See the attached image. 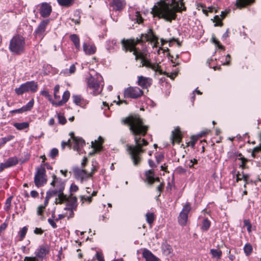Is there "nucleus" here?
Returning <instances> with one entry per match:
<instances>
[{
	"mask_svg": "<svg viewBox=\"0 0 261 261\" xmlns=\"http://www.w3.org/2000/svg\"><path fill=\"white\" fill-rule=\"evenodd\" d=\"M123 121L129 126L130 130L135 136L136 146H129L127 150L131 155L134 165H136L140 162L139 154L142 151L141 147L147 144V142L144 139L141 140L139 136H144L147 132L148 126L144 124L142 120L137 115L129 116Z\"/></svg>",
	"mask_w": 261,
	"mask_h": 261,
	"instance_id": "1",
	"label": "nucleus"
},
{
	"mask_svg": "<svg viewBox=\"0 0 261 261\" xmlns=\"http://www.w3.org/2000/svg\"><path fill=\"white\" fill-rule=\"evenodd\" d=\"M186 10L183 0H172L166 2L164 0L158 2L152 9L151 13L154 16H158L168 21L175 20L176 13Z\"/></svg>",
	"mask_w": 261,
	"mask_h": 261,
	"instance_id": "2",
	"label": "nucleus"
},
{
	"mask_svg": "<svg viewBox=\"0 0 261 261\" xmlns=\"http://www.w3.org/2000/svg\"><path fill=\"white\" fill-rule=\"evenodd\" d=\"M142 40V37L140 38L130 39L123 40L122 43L126 50H129L133 52L136 60L140 59L142 66H145L153 70L155 72L160 71L159 64L155 63H152L147 59V54L145 51H138L135 46Z\"/></svg>",
	"mask_w": 261,
	"mask_h": 261,
	"instance_id": "3",
	"label": "nucleus"
},
{
	"mask_svg": "<svg viewBox=\"0 0 261 261\" xmlns=\"http://www.w3.org/2000/svg\"><path fill=\"white\" fill-rule=\"evenodd\" d=\"M59 90L60 86L56 85L54 89V99L51 98L50 101L53 106L56 107H60L65 104L68 100L70 95L69 91L66 90L63 93L61 99Z\"/></svg>",
	"mask_w": 261,
	"mask_h": 261,
	"instance_id": "4",
	"label": "nucleus"
},
{
	"mask_svg": "<svg viewBox=\"0 0 261 261\" xmlns=\"http://www.w3.org/2000/svg\"><path fill=\"white\" fill-rule=\"evenodd\" d=\"M24 44L23 37L20 35H15L10 41L9 49L12 53L18 54L23 51Z\"/></svg>",
	"mask_w": 261,
	"mask_h": 261,
	"instance_id": "5",
	"label": "nucleus"
},
{
	"mask_svg": "<svg viewBox=\"0 0 261 261\" xmlns=\"http://www.w3.org/2000/svg\"><path fill=\"white\" fill-rule=\"evenodd\" d=\"M102 81V77L99 74H96V77L90 76L88 79V86L93 91L94 94H98L102 91V85L100 83Z\"/></svg>",
	"mask_w": 261,
	"mask_h": 261,
	"instance_id": "6",
	"label": "nucleus"
},
{
	"mask_svg": "<svg viewBox=\"0 0 261 261\" xmlns=\"http://www.w3.org/2000/svg\"><path fill=\"white\" fill-rule=\"evenodd\" d=\"M47 182L46 171L43 164L37 168L34 177V182L37 187H40L45 184Z\"/></svg>",
	"mask_w": 261,
	"mask_h": 261,
	"instance_id": "7",
	"label": "nucleus"
},
{
	"mask_svg": "<svg viewBox=\"0 0 261 261\" xmlns=\"http://www.w3.org/2000/svg\"><path fill=\"white\" fill-rule=\"evenodd\" d=\"M38 89V85L34 81L27 82L21 84L18 88L15 89V92L18 95H22L25 92H35Z\"/></svg>",
	"mask_w": 261,
	"mask_h": 261,
	"instance_id": "8",
	"label": "nucleus"
},
{
	"mask_svg": "<svg viewBox=\"0 0 261 261\" xmlns=\"http://www.w3.org/2000/svg\"><path fill=\"white\" fill-rule=\"evenodd\" d=\"M143 94V91L139 87H129L124 90V97L137 98L141 96Z\"/></svg>",
	"mask_w": 261,
	"mask_h": 261,
	"instance_id": "9",
	"label": "nucleus"
},
{
	"mask_svg": "<svg viewBox=\"0 0 261 261\" xmlns=\"http://www.w3.org/2000/svg\"><path fill=\"white\" fill-rule=\"evenodd\" d=\"M49 196L48 200L52 197L56 196V204L62 203L68 200V197L63 193V191H49L47 192L46 196Z\"/></svg>",
	"mask_w": 261,
	"mask_h": 261,
	"instance_id": "10",
	"label": "nucleus"
},
{
	"mask_svg": "<svg viewBox=\"0 0 261 261\" xmlns=\"http://www.w3.org/2000/svg\"><path fill=\"white\" fill-rule=\"evenodd\" d=\"M52 178L50 185L54 189L53 191H64L65 187V181L57 177L55 174L53 175Z\"/></svg>",
	"mask_w": 261,
	"mask_h": 261,
	"instance_id": "11",
	"label": "nucleus"
},
{
	"mask_svg": "<svg viewBox=\"0 0 261 261\" xmlns=\"http://www.w3.org/2000/svg\"><path fill=\"white\" fill-rule=\"evenodd\" d=\"M191 210L189 203H186L179 214L178 222L181 225H186L188 221V215Z\"/></svg>",
	"mask_w": 261,
	"mask_h": 261,
	"instance_id": "12",
	"label": "nucleus"
},
{
	"mask_svg": "<svg viewBox=\"0 0 261 261\" xmlns=\"http://www.w3.org/2000/svg\"><path fill=\"white\" fill-rule=\"evenodd\" d=\"M142 37H144L146 41H149L153 48L158 46V38L153 34L151 29L148 30L145 34H142Z\"/></svg>",
	"mask_w": 261,
	"mask_h": 261,
	"instance_id": "13",
	"label": "nucleus"
},
{
	"mask_svg": "<svg viewBox=\"0 0 261 261\" xmlns=\"http://www.w3.org/2000/svg\"><path fill=\"white\" fill-rule=\"evenodd\" d=\"M49 252V247L47 245H43L40 246L36 251L35 252V255L36 258L43 259L44 258Z\"/></svg>",
	"mask_w": 261,
	"mask_h": 261,
	"instance_id": "14",
	"label": "nucleus"
},
{
	"mask_svg": "<svg viewBox=\"0 0 261 261\" xmlns=\"http://www.w3.org/2000/svg\"><path fill=\"white\" fill-rule=\"evenodd\" d=\"M71 138L72 139V141L74 143L73 148L74 150L79 151L80 148L85 145L84 141L81 138L76 137L74 136V133L71 132L69 134Z\"/></svg>",
	"mask_w": 261,
	"mask_h": 261,
	"instance_id": "15",
	"label": "nucleus"
},
{
	"mask_svg": "<svg viewBox=\"0 0 261 261\" xmlns=\"http://www.w3.org/2000/svg\"><path fill=\"white\" fill-rule=\"evenodd\" d=\"M41 15L45 17L49 16L51 12V7L46 3H43L39 5Z\"/></svg>",
	"mask_w": 261,
	"mask_h": 261,
	"instance_id": "16",
	"label": "nucleus"
},
{
	"mask_svg": "<svg viewBox=\"0 0 261 261\" xmlns=\"http://www.w3.org/2000/svg\"><path fill=\"white\" fill-rule=\"evenodd\" d=\"M110 5L117 11L122 10L126 5L125 0H109Z\"/></svg>",
	"mask_w": 261,
	"mask_h": 261,
	"instance_id": "17",
	"label": "nucleus"
},
{
	"mask_svg": "<svg viewBox=\"0 0 261 261\" xmlns=\"http://www.w3.org/2000/svg\"><path fill=\"white\" fill-rule=\"evenodd\" d=\"M181 139V134L178 127H175L172 131L171 140L172 144L179 143Z\"/></svg>",
	"mask_w": 261,
	"mask_h": 261,
	"instance_id": "18",
	"label": "nucleus"
},
{
	"mask_svg": "<svg viewBox=\"0 0 261 261\" xmlns=\"http://www.w3.org/2000/svg\"><path fill=\"white\" fill-rule=\"evenodd\" d=\"M138 84L143 88H147L150 86L152 83V79L149 77H146L142 75L138 77Z\"/></svg>",
	"mask_w": 261,
	"mask_h": 261,
	"instance_id": "19",
	"label": "nucleus"
},
{
	"mask_svg": "<svg viewBox=\"0 0 261 261\" xmlns=\"http://www.w3.org/2000/svg\"><path fill=\"white\" fill-rule=\"evenodd\" d=\"M94 170V168H92V171L91 172H87L83 169H79L76 171V175L77 178H81V180L83 181L84 179L90 177Z\"/></svg>",
	"mask_w": 261,
	"mask_h": 261,
	"instance_id": "20",
	"label": "nucleus"
},
{
	"mask_svg": "<svg viewBox=\"0 0 261 261\" xmlns=\"http://www.w3.org/2000/svg\"><path fill=\"white\" fill-rule=\"evenodd\" d=\"M142 255L146 261H160L159 259L154 255L149 250L144 249L143 251Z\"/></svg>",
	"mask_w": 261,
	"mask_h": 261,
	"instance_id": "21",
	"label": "nucleus"
},
{
	"mask_svg": "<svg viewBox=\"0 0 261 261\" xmlns=\"http://www.w3.org/2000/svg\"><path fill=\"white\" fill-rule=\"evenodd\" d=\"M83 50L86 55H91L96 52V47L93 44L84 43Z\"/></svg>",
	"mask_w": 261,
	"mask_h": 261,
	"instance_id": "22",
	"label": "nucleus"
},
{
	"mask_svg": "<svg viewBox=\"0 0 261 261\" xmlns=\"http://www.w3.org/2000/svg\"><path fill=\"white\" fill-rule=\"evenodd\" d=\"M103 142L102 138L99 137L97 140L94 142L92 141L91 146L95 152L99 151L101 148V145Z\"/></svg>",
	"mask_w": 261,
	"mask_h": 261,
	"instance_id": "23",
	"label": "nucleus"
},
{
	"mask_svg": "<svg viewBox=\"0 0 261 261\" xmlns=\"http://www.w3.org/2000/svg\"><path fill=\"white\" fill-rule=\"evenodd\" d=\"M146 180L148 182L152 184L156 181H159L158 177L155 178L154 177V173L151 170H149L145 172Z\"/></svg>",
	"mask_w": 261,
	"mask_h": 261,
	"instance_id": "24",
	"label": "nucleus"
},
{
	"mask_svg": "<svg viewBox=\"0 0 261 261\" xmlns=\"http://www.w3.org/2000/svg\"><path fill=\"white\" fill-rule=\"evenodd\" d=\"M48 20H44L42 21L37 28L36 33L38 34L41 35L45 31L46 26L48 24Z\"/></svg>",
	"mask_w": 261,
	"mask_h": 261,
	"instance_id": "25",
	"label": "nucleus"
},
{
	"mask_svg": "<svg viewBox=\"0 0 261 261\" xmlns=\"http://www.w3.org/2000/svg\"><path fill=\"white\" fill-rule=\"evenodd\" d=\"M255 0H237L236 6L239 8H242L254 3Z\"/></svg>",
	"mask_w": 261,
	"mask_h": 261,
	"instance_id": "26",
	"label": "nucleus"
},
{
	"mask_svg": "<svg viewBox=\"0 0 261 261\" xmlns=\"http://www.w3.org/2000/svg\"><path fill=\"white\" fill-rule=\"evenodd\" d=\"M49 196H45L44 202L43 204L39 205L37 208V214L38 215L41 216L43 214V212L48 203Z\"/></svg>",
	"mask_w": 261,
	"mask_h": 261,
	"instance_id": "27",
	"label": "nucleus"
},
{
	"mask_svg": "<svg viewBox=\"0 0 261 261\" xmlns=\"http://www.w3.org/2000/svg\"><path fill=\"white\" fill-rule=\"evenodd\" d=\"M162 250L166 255H171L172 254V249L171 247L167 243H164L162 246Z\"/></svg>",
	"mask_w": 261,
	"mask_h": 261,
	"instance_id": "28",
	"label": "nucleus"
},
{
	"mask_svg": "<svg viewBox=\"0 0 261 261\" xmlns=\"http://www.w3.org/2000/svg\"><path fill=\"white\" fill-rule=\"evenodd\" d=\"M96 194L95 191H92L90 196L82 195L80 196L81 202L83 203L85 202L90 203L92 201V198Z\"/></svg>",
	"mask_w": 261,
	"mask_h": 261,
	"instance_id": "29",
	"label": "nucleus"
},
{
	"mask_svg": "<svg viewBox=\"0 0 261 261\" xmlns=\"http://www.w3.org/2000/svg\"><path fill=\"white\" fill-rule=\"evenodd\" d=\"M236 161L237 163L239 164L240 167L242 168L245 167V163L247 162V160L243 157L241 154L236 158Z\"/></svg>",
	"mask_w": 261,
	"mask_h": 261,
	"instance_id": "30",
	"label": "nucleus"
},
{
	"mask_svg": "<svg viewBox=\"0 0 261 261\" xmlns=\"http://www.w3.org/2000/svg\"><path fill=\"white\" fill-rule=\"evenodd\" d=\"M14 126L18 130H22L27 128L29 126V123L28 122H24L21 123H15L13 124Z\"/></svg>",
	"mask_w": 261,
	"mask_h": 261,
	"instance_id": "31",
	"label": "nucleus"
},
{
	"mask_svg": "<svg viewBox=\"0 0 261 261\" xmlns=\"http://www.w3.org/2000/svg\"><path fill=\"white\" fill-rule=\"evenodd\" d=\"M58 4L63 7H68L71 6L75 0H57Z\"/></svg>",
	"mask_w": 261,
	"mask_h": 261,
	"instance_id": "32",
	"label": "nucleus"
},
{
	"mask_svg": "<svg viewBox=\"0 0 261 261\" xmlns=\"http://www.w3.org/2000/svg\"><path fill=\"white\" fill-rule=\"evenodd\" d=\"M210 253L212 257L217 259H220L222 255V251L218 249H212L210 250Z\"/></svg>",
	"mask_w": 261,
	"mask_h": 261,
	"instance_id": "33",
	"label": "nucleus"
},
{
	"mask_svg": "<svg viewBox=\"0 0 261 261\" xmlns=\"http://www.w3.org/2000/svg\"><path fill=\"white\" fill-rule=\"evenodd\" d=\"M236 178L237 181L243 180L246 183H247L249 178V175L245 174L243 172L241 173L239 172L236 175Z\"/></svg>",
	"mask_w": 261,
	"mask_h": 261,
	"instance_id": "34",
	"label": "nucleus"
},
{
	"mask_svg": "<svg viewBox=\"0 0 261 261\" xmlns=\"http://www.w3.org/2000/svg\"><path fill=\"white\" fill-rule=\"evenodd\" d=\"M244 252L246 256L250 255L253 250V248L252 245L249 243L246 244L243 248Z\"/></svg>",
	"mask_w": 261,
	"mask_h": 261,
	"instance_id": "35",
	"label": "nucleus"
},
{
	"mask_svg": "<svg viewBox=\"0 0 261 261\" xmlns=\"http://www.w3.org/2000/svg\"><path fill=\"white\" fill-rule=\"evenodd\" d=\"M70 39L73 42L74 44L75 45L76 48H80V39L75 34L71 35L70 36Z\"/></svg>",
	"mask_w": 261,
	"mask_h": 261,
	"instance_id": "36",
	"label": "nucleus"
},
{
	"mask_svg": "<svg viewBox=\"0 0 261 261\" xmlns=\"http://www.w3.org/2000/svg\"><path fill=\"white\" fill-rule=\"evenodd\" d=\"M34 101L31 99L27 105L22 107L23 112L30 111L33 107Z\"/></svg>",
	"mask_w": 261,
	"mask_h": 261,
	"instance_id": "37",
	"label": "nucleus"
},
{
	"mask_svg": "<svg viewBox=\"0 0 261 261\" xmlns=\"http://www.w3.org/2000/svg\"><path fill=\"white\" fill-rule=\"evenodd\" d=\"M223 19L219 15H216L214 17V19H213V22L215 23L214 25L215 27L217 26H222V20Z\"/></svg>",
	"mask_w": 261,
	"mask_h": 261,
	"instance_id": "38",
	"label": "nucleus"
},
{
	"mask_svg": "<svg viewBox=\"0 0 261 261\" xmlns=\"http://www.w3.org/2000/svg\"><path fill=\"white\" fill-rule=\"evenodd\" d=\"M18 161L16 158H10L6 163V167H10L16 165Z\"/></svg>",
	"mask_w": 261,
	"mask_h": 261,
	"instance_id": "39",
	"label": "nucleus"
},
{
	"mask_svg": "<svg viewBox=\"0 0 261 261\" xmlns=\"http://www.w3.org/2000/svg\"><path fill=\"white\" fill-rule=\"evenodd\" d=\"M146 219L149 224H151L154 220V214L152 213H147L146 214Z\"/></svg>",
	"mask_w": 261,
	"mask_h": 261,
	"instance_id": "40",
	"label": "nucleus"
},
{
	"mask_svg": "<svg viewBox=\"0 0 261 261\" xmlns=\"http://www.w3.org/2000/svg\"><path fill=\"white\" fill-rule=\"evenodd\" d=\"M28 228L27 227L24 226L21 228V229L19 231L18 234L19 235V240L22 241L23 240L27 232Z\"/></svg>",
	"mask_w": 261,
	"mask_h": 261,
	"instance_id": "41",
	"label": "nucleus"
},
{
	"mask_svg": "<svg viewBox=\"0 0 261 261\" xmlns=\"http://www.w3.org/2000/svg\"><path fill=\"white\" fill-rule=\"evenodd\" d=\"M212 42L219 49H224V47L220 43L219 40H218L216 37L213 36L212 38Z\"/></svg>",
	"mask_w": 261,
	"mask_h": 261,
	"instance_id": "42",
	"label": "nucleus"
},
{
	"mask_svg": "<svg viewBox=\"0 0 261 261\" xmlns=\"http://www.w3.org/2000/svg\"><path fill=\"white\" fill-rule=\"evenodd\" d=\"M210 225L211 223L207 219H204L202 226V229L204 230H207L209 228Z\"/></svg>",
	"mask_w": 261,
	"mask_h": 261,
	"instance_id": "43",
	"label": "nucleus"
},
{
	"mask_svg": "<svg viewBox=\"0 0 261 261\" xmlns=\"http://www.w3.org/2000/svg\"><path fill=\"white\" fill-rule=\"evenodd\" d=\"M57 118L58 119V123L60 124L63 125L66 123V119L65 117L60 114H57Z\"/></svg>",
	"mask_w": 261,
	"mask_h": 261,
	"instance_id": "44",
	"label": "nucleus"
},
{
	"mask_svg": "<svg viewBox=\"0 0 261 261\" xmlns=\"http://www.w3.org/2000/svg\"><path fill=\"white\" fill-rule=\"evenodd\" d=\"M14 138L13 136L9 135L0 139V144H4L7 142L12 140Z\"/></svg>",
	"mask_w": 261,
	"mask_h": 261,
	"instance_id": "45",
	"label": "nucleus"
},
{
	"mask_svg": "<svg viewBox=\"0 0 261 261\" xmlns=\"http://www.w3.org/2000/svg\"><path fill=\"white\" fill-rule=\"evenodd\" d=\"M178 71L177 69H175L172 72L167 71L165 73V74H166L168 76L170 77L171 79H173L177 75Z\"/></svg>",
	"mask_w": 261,
	"mask_h": 261,
	"instance_id": "46",
	"label": "nucleus"
},
{
	"mask_svg": "<svg viewBox=\"0 0 261 261\" xmlns=\"http://www.w3.org/2000/svg\"><path fill=\"white\" fill-rule=\"evenodd\" d=\"M40 94L46 97L49 101L51 100V96L49 92L46 90H43L40 92Z\"/></svg>",
	"mask_w": 261,
	"mask_h": 261,
	"instance_id": "47",
	"label": "nucleus"
},
{
	"mask_svg": "<svg viewBox=\"0 0 261 261\" xmlns=\"http://www.w3.org/2000/svg\"><path fill=\"white\" fill-rule=\"evenodd\" d=\"M244 226L247 227V231L249 233L251 231V224L249 220H245L244 221Z\"/></svg>",
	"mask_w": 261,
	"mask_h": 261,
	"instance_id": "48",
	"label": "nucleus"
},
{
	"mask_svg": "<svg viewBox=\"0 0 261 261\" xmlns=\"http://www.w3.org/2000/svg\"><path fill=\"white\" fill-rule=\"evenodd\" d=\"M64 256L63 254L62 248L61 247L60 249L59 250V251L58 252V255H57V260L58 261H60L63 258H64Z\"/></svg>",
	"mask_w": 261,
	"mask_h": 261,
	"instance_id": "49",
	"label": "nucleus"
},
{
	"mask_svg": "<svg viewBox=\"0 0 261 261\" xmlns=\"http://www.w3.org/2000/svg\"><path fill=\"white\" fill-rule=\"evenodd\" d=\"M72 98H73V102L76 105H78L80 104L81 100V98L80 96H77V95H73L72 96Z\"/></svg>",
	"mask_w": 261,
	"mask_h": 261,
	"instance_id": "50",
	"label": "nucleus"
},
{
	"mask_svg": "<svg viewBox=\"0 0 261 261\" xmlns=\"http://www.w3.org/2000/svg\"><path fill=\"white\" fill-rule=\"evenodd\" d=\"M22 261H38L36 256H25Z\"/></svg>",
	"mask_w": 261,
	"mask_h": 261,
	"instance_id": "51",
	"label": "nucleus"
},
{
	"mask_svg": "<svg viewBox=\"0 0 261 261\" xmlns=\"http://www.w3.org/2000/svg\"><path fill=\"white\" fill-rule=\"evenodd\" d=\"M58 154V150L56 148H53L50 151V155L52 158H55Z\"/></svg>",
	"mask_w": 261,
	"mask_h": 261,
	"instance_id": "52",
	"label": "nucleus"
},
{
	"mask_svg": "<svg viewBox=\"0 0 261 261\" xmlns=\"http://www.w3.org/2000/svg\"><path fill=\"white\" fill-rule=\"evenodd\" d=\"M79 189L78 187L74 184H72L70 187V191L72 192H75Z\"/></svg>",
	"mask_w": 261,
	"mask_h": 261,
	"instance_id": "53",
	"label": "nucleus"
},
{
	"mask_svg": "<svg viewBox=\"0 0 261 261\" xmlns=\"http://www.w3.org/2000/svg\"><path fill=\"white\" fill-rule=\"evenodd\" d=\"M200 7L202 8V10L203 12V13L206 14H207L208 12H212L213 10V7H208V11L207 10L203 8V6L202 5H200Z\"/></svg>",
	"mask_w": 261,
	"mask_h": 261,
	"instance_id": "54",
	"label": "nucleus"
},
{
	"mask_svg": "<svg viewBox=\"0 0 261 261\" xmlns=\"http://www.w3.org/2000/svg\"><path fill=\"white\" fill-rule=\"evenodd\" d=\"M75 69H76V68H75V65L74 64H72V65L70 66L69 69V71L66 74H71L74 73L75 71Z\"/></svg>",
	"mask_w": 261,
	"mask_h": 261,
	"instance_id": "55",
	"label": "nucleus"
},
{
	"mask_svg": "<svg viewBox=\"0 0 261 261\" xmlns=\"http://www.w3.org/2000/svg\"><path fill=\"white\" fill-rule=\"evenodd\" d=\"M96 256L98 261H105L103 255L101 253L97 252L96 253Z\"/></svg>",
	"mask_w": 261,
	"mask_h": 261,
	"instance_id": "56",
	"label": "nucleus"
},
{
	"mask_svg": "<svg viewBox=\"0 0 261 261\" xmlns=\"http://www.w3.org/2000/svg\"><path fill=\"white\" fill-rule=\"evenodd\" d=\"M48 222L49 223V224L53 227V228H56L57 225L53 219H48Z\"/></svg>",
	"mask_w": 261,
	"mask_h": 261,
	"instance_id": "57",
	"label": "nucleus"
},
{
	"mask_svg": "<svg viewBox=\"0 0 261 261\" xmlns=\"http://www.w3.org/2000/svg\"><path fill=\"white\" fill-rule=\"evenodd\" d=\"M229 10H225V11H222L221 15L220 16L222 19L229 13Z\"/></svg>",
	"mask_w": 261,
	"mask_h": 261,
	"instance_id": "58",
	"label": "nucleus"
},
{
	"mask_svg": "<svg viewBox=\"0 0 261 261\" xmlns=\"http://www.w3.org/2000/svg\"><path fill=\"white\" fill-rule=\"evenodd\" d=\"M23 112H24L22 111V107L20 109H16L11 111V113H22Z\"/></svg>",
	"mask_w": 261,
	"mask_h": 261,
	"instance_id": "59",
	"label": "nucleus"
},
{
	"mask_svg": "<svg viewBox=\"0 0 261 261\" xmlns=\"http://www.w3.org/2000/svg\"><path fill=\"white\" fill-rule=\"evenodd\" d=\"M43 231L40 228H36L34 230V233L37 234H40Z\"/></svg>",
	"mask_w": 261,
	"mask_h": 261,
	"instance_id": "60",
	"label": "nucleus"
},
{
	"mask_svg": "<svg viewBox=\"0 0 261 261\" xmlns=\"http://www.w3.org/2000/svg\"><path fill=\"white\" fill-rule=\"evenodd\" d=\"M176 170L179 173H184L186 172V169L181 167H178L177 168Z\"/></svg>",
	"mask_w": 261,
	"mask_h": 261,
	"instance_id": "61",
	"label": "nucleus"
},
{
	"mask_svg": "<svg viewBox=\"0 0 261 261\" xmlns=\"http://www.w3.org/2000/svg\"><path fill=\"white\" fill-rule=\"evenodd\" d=\"M31 195L32 197L35 198L38 196V193L36 191H32L31 192Z\"/></svg>",
	"mask_w": 261,
	"mask_h": 261,
	"instance_id": "62",
	"label": "nucleus"
},
{
	"mask_svg": "<svg viewBox=\"0 0 261 261\" xmlns=\"http://www.w3.org/2000/svg\"><path fill=\"white\" fill-rule=\"evenodd\" d=\"M226 63H223V65H228L229 64L230 61V57L229 55H227L226 57Z\"/></svg>",
	"mask_w": 261,
	"mask_h": 261,
	"instance_id": "63",
	"label": "nucleus"
},
{
	"mask_svg": "<svg viewBox=\"0 0 261 261\" xmlns=\"http://www.w3.org/2000/svg\"><path fill=\"white\" fill-rule=\"evenodd\" d=\"M55 119L53 118H51L49 119V120L48 121V124L50 126H53L55 124Z\"/></svg>",
	"mask_w": 261,
	"mask_h": 261,
	"instance_id": "64",
	"label": "nucleus"
}]
</instances>
